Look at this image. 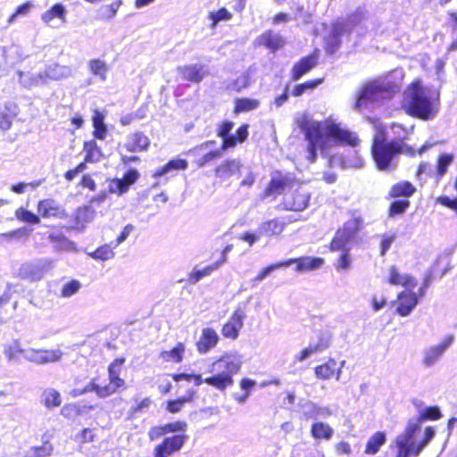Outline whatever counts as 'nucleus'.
Returning <instances> with one entry per match:
<instances>
[{
  "instance_id": "obj_3",
  "label": "nucleus",
  "mask_w": 457,
  "mask_h": 457,
  "mask_svg": "<svg viewBox=\"0 0 457 457\" xmlns=\"http://www.w3.org/2000/svg\"><path fill=\"white\" fill-rule=\"evenodd\" d=\"M403 107L411 116L431 120L438 112L439 93L415 81L404 92Z\"/></svg>"
},
{
  "instance_id": "obj_48",
  "label": "nucleus",
  "mask_w": 457,
  "mask_h": 457,
  "mask_svg": "<svg viewBox=\"0 0 457 457\" xmlns=\"http://www.w3.org/2000/svg\"><path fill=\"white\" fill-rule=\"evenodd\" d=\"M453 158L452 154H443L438 157L436 167L437 178H442L446 173L448 167L453 162Z\"/></svg>"
},
{
  "instance_id": "obj_26",
  "label": "nucleus",
  "mask_w": 457,
  "mask_h": 457,
  "mask_svg": "<svg viewBox=\"0 0 457 457\" xmlns=\"http://www.w3.org/2000/svg\"><path fill=\"white\" fill-rule=\"evenodd\" d=\"M241 162L237 159L226 160L220 163L215 170L217 177L222 179H228L240 171Z\"/></svg>"
},
{
  "instance_id": "obj_24",
  "label": "nucleus",
  "mask_w": 457,
  "mask_h": 457,
  "mask_svg": "<svg viewBox=\"0 0 457 457\" xmlns=\"http://www.w3.org/2000/svg\"><path fill=\"white\" fill-rule=\"evenodd\" d=\"M345 32V25L337 22L333 25L332 29L326 39V51L334 54L341 45V37Z\"/></svg>"
},
{
  "instance_id": "obj_11",
  "label": "nucleus",
  "mask_w": 457,
  "mask_h": 457,
  "mask_svg": "<svg viewBox=\"0 0 457 457\" xmlns=\"http://www.w3.org/2000/svg\"><path fill=\"white\" fill-rule=\"evenodd\" d=\"M330 345V337L327 334H322L319 337L317 341L311 342L308 346L300 351L295 355V362H303L312 356L322 353Z\"/></svg>"
},
{
  "instance_id": "obj_2",
  "label": "nucleus",
  "mask_w": 457,
  "mask_h": 457,
  "mask_svg": "<svg viewBox=\"0 0 457 457\" xmlns=\"http://www.w3.org/2000/svg\"><path fill=\"white\" fill-rule=\"evenodd\" d=\"M375 129L371 154L379 170L390 171L395 170L397 166L396 159L401 154L408 156L415 155V150L404 143L405 137L387 140L385 129L381 125H377Z\"/></svg>"
},
{
  "instance_id": "obj_31",
  "label": "nucleus",
  "mask_w": 457,
  "mask_h": 457,
  "mask_svg": "<svg viewBox=\"0 0 457 457\" xmlns=\"http://www.w3.org/2000/svg\"><path fill=\"white\" fill-rule=\"evenodd\" d=\"M188 166L187 161L185 159H173L169 161L163 167L157 169L154 173V178L164 176L173 170H185Z\"/></svg>"
},
{
  "instance_id": "obj_23",
  "label": "nucleus",
  "mask_w": 457,
  "mask_h": 457,
  "mask_svg": "<svg viewBox=\"0 0 457 457\" xmlns=\"http://www.w3.org/2000/svg\"><path fill=\"white\" fill-rule=\"evenodd\" d=\"M66 14L67 10L65 6L61 3H57L41 13L40 19L46 25L53 27V22L55 19L60 20L62 23L66 22Z\"/></svg>"
},
{
  "instance_id": "obj_58",
  "label": "nucleus",
  "mask_w": 457,
  "mask_h": 457,
  "mask_svg": "<svg viewBox=\"0 0 457 457\" xmlns=\"http://www.w3.org/2000/svg\"><path fill=\"white\" fill-rule=\"evenodd\" d=\"M81 284L78 280H71L62 286L61 295L68 298L79 292Z\"/></svg>"
},
{
  "instance_id": "obj_61",
  "label": "nucleus",
  "mask_w": 457,
  "mask_h": 457,
  "mask_svg": "<svg viewBox=\"0 0 457 457\" xmlns=\"http://www.w3.org/2000/svg\"><path fill=\"white\" fill-rule=\"evenodd\" d=\"M407 274H400L397 268L395 266L390 267L389 269V283L391 285H401L403 287L405 284Z\"/></svg>"
},
{
  "instance_id": "obj_51",
  "label": "nucleus",
  "mask_w": 457,
  "mask_h": 457,
  "mask_svg": "<svg viewBox=\"0 0 457 457\" xmlns=\"http://www.w3.org/2000/svg\"><path fill=\"white\" fill-rule=\"evenodd\" d=\"M342 252L337 262L335 263V269L337 271L348 270L352 265V257L349 252V248L340 249Z\"/></svg>"
},
{
  "instance_id": "obj_12",
  "label": "nucleus",
  "mask_w": 457,
  "mask_h": 457,
  "mask_svg": "<svg viewBox=\"0 0 457 457\" xmlns=\"http://www.w3.org/2000/svg\"><path fill=\"white\" fill-rule=\"evenodd\" d=\"M177 71L181 79L196 84L200 83L209 74L207 67L200 63L179 66Z\"/></svg>"
},
{
  "instance_id": "obj_21",
  "label": "nucleus",
  "mask_w": 457,
  "mask_h": 457,
  "mask_svg": "<svg viewBox=\"0 0 457 457\" xmlns=\"http://www.w3.org/2000/svg\"><path fill=\"white\" fill-rule=\"evenodd\" d=\"M42 72L45 77L46 85H47L50 80H59L71 77L72 75V69L70 66L50 64Z\"/></svg>"
},
{
  "instance_id": "obj_34",
  "label": "nucleus",
  "mask_w": 457,
  "mask_h": 457,
  "mask_svg": "<svg viewBox=\"0 0 457 457\" xmlns=\"http://www.w3.org/2000/svg\"><path fill=\"white\" fill-rule=\"evenodd\" d=\"M337 361L334 359H329L324 364L319 365L314 369V373L317 378L328 380L330 379L336 372Z\"/></svg>"
},
{
  "instance_id": "obj_50",
  "label": "nucleus",
  "mask_w": 457,
  "mask_h": 457,
  "mask_svg": "<svg viewBox=\"0 0 457 457\" xmlns=\"http://www.w3.org/2000/svg\"><path fill=\"white\" fill-rule=\"evenodd\" d=\"M30 233L27 228L22 227L6 233L0 234V243L27 237Z\"/></svg>"
},
{
  "instance_id": "obj_9",
  "label": "nucleus",
  "mask_w": 457,
  "mask_h": 457,
  "mask_svg": "<svg viewBox=\"0 0 457 457\" xmlns=\"http://www.w3.org/2000/svg\"><path fill=\"white\" fill-rule=\"evenodd\" d=\"M53 264L54 262L48 258L24 262L18 270V276L24 280L38 281L53 269Z\"/></svg>"
},
{
  "instance_id": "obj_35",
  "label": "nucleus",
  "mask_w": 457,
  "mask_h": 457,
  "mask_svg": "<svg viewBox=\"0 0 457 457\" xmlns=\"http://www.w3.org/2000/svg\"><path fill=\"white\" fill-rule=\"evenodd\" d=\"M311 434L315 439L329 440L333 436V428L324 422H315L311 428Z\"/></svg>"
},
{
  "instance_id": "obj_53",
  "label": "nucleus",
  "mask_w": 457,
  "mask_h": 457,
  "mask_svg": "<svg viewBox=\"0 0 457 457\" xmlns=\"http://www.w3.org/2000/svg\"><path fill=\"white\" fill-rule=\"evenodd\" d=\"M95 212L88 206L79 208L77 211L76 223L83 226L93 220Z\"/></svg>"
},
{
  "instance_id": "obj_15",
  "label": "nucleus",
  "mask_w": 457,
  "mask_h": 457,
  "mask_svg": "<svg viewBox=\"0 0 457 457\" xmlns=\"http://www.w3.org/2000/svg\"><path fill=\"white\" fill-rule=\"evenodd\" d=\"M453 342V337L449 336L439 345H433L426 349L424 351L423 363L427 367L434 365L443 356L444 353L448 349Z\"/></svg>"
},
{
  "instance_id": "obj_13",
  "label": "nucleus",
  "mask_w": 457,
  "mask_h": 457,
  "mask_svg": "<svg viewBox=\"0 0 457 457\" xmlns=\"http://www.w3.org/2000/svg\"><path fill=\"white\" fill-rule=\"evenodd\" d=\"M37 212L44 219H64L67 217V213L62 205L52 198L40 200L37 204Z\"/></svg>"
},
{
  "instance_id": "obj_44",
  "label": "nucleus",
  "mask_w": 457,
  "mask_h": 457,
  "mask_svg": "<svg viewBox=\"0 0 457 457\" xmlns=\"http://www.w3.org/2000/svg\"><path fill=\"white\" fill-rule=\"evenodd\" d=\"M260 102L256 99L240 98L236 101L234 112L236 113L249 112L257 109Z\"/></svg>"
},
{
  "instance_id": "obj_54",
  "label": "nucleus",
  "mask_w": 457,
  "mask_h": 457,
  "mask_svg": "<svg viewBox=\"0 0 457 457\" xmlns=\"http://www.w3.org/2000/svg\"><path fill=\"white\" fill-rule=\"evenodd\" d=\"M63 353L60 349H42V363L46 364L60 361Z\"/></svg>"
},
{
  "instance_id": "obj_37",
  "label": "nucleus",
  "mask_w": 457,
  "mask_h": 457,
  "mask_svg": "<svg viewBox=\"0 0 457 457\" xmlns=\"http://www.w3.org/2000/svg\"><path fill=\"white\" fill-rule=\"evenodd\" d=\"M217 270V265H214L213 263L207 265L203 269L194 268L192 271L188 274L187 280L190 284H196L204 277L212 275V273Z\"/></svg>"
},
{
  "instance_id": "obj_40",
  "label": "nucleus",
  "mask_w": 457,
  "mask_h": 457,
  "mask_svg": "<svg viewBox=\"0 0 457 457\" xmlns=\"http://www.w3.org/2000/svg\"><path fill=\"white\" fill-rule=\"evenodd\" d=\"M185 345L179 343L173 349L170 351H162L160 357L165 361L180 362L182 361Z\"/></svg>"
},
{
  "instance_id": "obj_28",
  "label": "nucleus",
  "mask_w": 457,
  "mask_h": 457,
  "mask_svg": "<svg viewBox=\"0 0 457 457\" xmlns=\"http://www.w3.org/2000/svg\"><path fill=\"white\" fill-rule=\"evenodd\" d=\"M18 75L20 84L25 88H31L34 87L46 85L45 77L42 71L38 73H26L19 71Z\"/></svg>"
},
{
  "instance_id": "obj_52",
  "label": "nucleus",
  "mask_w": 457,
  "mask_h": 457,
  "mask_svg": "<svg viewBox=\"0 0 457 457\" xmlns=\"http://www.w3.org/2000/svg\"><path fill=\"white\" fill-rule=\"evenodd\" d=\"M292 265V262H278L273 264H270L267 266L266 268L262 269L261 272L254 278V282H260L262 281L267 276H269L272 271L283 268V267H288Z\"/></svg>"
},
{
  "instance_id": "obj_1",
  "label": "nucleus",
  "mask_w": 457,
  "mask_h": 457,
  "mask_svg": "<svg viewBox=\"0 0 457 457\" xmlns=\"http://www.w3.org/2000/svg\"><path fill=\"white\" fill-rule=\"evenodd\" d=\"M305 138L308 141V156L310 162H314L317 158V151L322 155L328 154V148L336 143H345L355 146L359 143L357 136L333 122L321 123L313 121L306 125Z\"/></svg>"
},
{
  "instance_id": "obj_4",
  "label": "nucleus",
  "mask_w": 457,
  "mask_h": 457,
  "mask_svg": "<svg viewBox=\"0 0 457 457\" xmlns=\"http://www.w3.org/2000/svg\"><path fill=\"white\" fill-rule=\"evenodd\" d=\"M403 73L401 70H395L384 78H380L366 84L359 93L355 103V110L361 111L369 104L375 103L384 98H390L401 87Z\"/></svg>"
},
{
  "instance_id": "obj_38",
  "label": "nucleus",
  "mask_w": 457,
  "mask_h": 457,
  "mask_svg": "<svg viewBox=\"0 0 457 457\" xmlns=\"http://www.w3.org/2000/svg\"><path fill=\"white\" fill-rule=\"evenodd\" d=\"M415 187L408 181H402L394 185L390 190L392 197L411 196L415 192Z\"/></svg>"
},
{
  "instance_id": "obj_42",
  "label": "nucleus",
  "mask_w": 457,
  "mask_h": 457,
  "mask_svg": "<svg viewBox=\"0 0 457 457\" xmlns=\"http://www.w3.org/2000/svg\"><path fill=\"white\" fill-rule=\"evenodd\" d=\"M84 151L86 152L85 162H98L101 158V150L95 140L85 142Z\"/></svg>"
},
{
  "instance_id": "obj_33",
  "label": "nucleus",
  "mask_w": 457,
  "mask_h": 457,
  "mask_svg": "<svg viewBox=\"0 0 457 457\" xmlns=\"http://www.w3.org/2000/svg\"><path fill=\"white\" fill-rule=\"evenodd\" d=\"M284 230V222L278 219L262 222L259 227V233L268 237L278 236Z\"/></svg>"
},
{
  "instance_id": "obj_20",
  "label": "nucleus",
  "mask_w": 457,
  "mask_h": 457,
  "mask_svg": "<svg viewBox=\"0 0 457 457\" xmlns=\"http://www.w3.org/2000/svg\"><path fill=\"white\" fill-rule=\"evenodd\" d=\"M318 63V56L316 54H310L303 57L298 62H296L292 68V79L298 80L303 75L308 73L313 69Z\"/></svg>"
},
{
  "instance_id": "obj_16",
  "label": "nucleus",
  "mask_w": 457,
  "mask_h": 457,
  "mask_svg": "<svg viewBox=\"0 0 457 457\" xmlns=\"http://www.w3.org/2000/svg\"><path fill=\"white\" fill-rule=\"evenodd\" d=\"M310 195L302 190H296L284 198V207L288 211L301 212L309 204Z\"/></svg>"
},
{
  "instance_id": "obj_30",
  "label": "nucleus",
  "mask_w": 457,
  "mask_h": 457,
  "mask_svg": "<svg viewBox=\"0 0 457 457\" xmlns=\"http://www.w3.org/2000/svg\"><path fill=\"white\" fill-rule=\"evenodd\" d=\"M287 179L280 174L273 175L264 191V196L281 195L287 186Z\"/></svg>"
},
{
  "instance_id": "obj_17",
  "label": "nucleus",
  "mask_w": 457,
  "mask_h": 457,
  "mask_svg": "<svg viewBox=\"0 0 457 457\" xmlns=\"http://www.w3.org/2000/svg\"><path fill=\"white\" fill-rule=\"evenodd\" d=\"M399 304L396 312L402 317H407L417 306L419 298L416 293L403 291L398 295Z\"/></svg>"
},
{
  "instance_id": "obj_36",
  "label": "nucleus",
  "mask_w": 457,
  "mask_h": 457,
  "mask_svg": "<svg viewBox=\"0 0 457 457\" xmlns=\"http://www.w3.org/2000/svg\"><path fill=\"white\" fill-rule=\"evenodd\" d=\"M386 443V434L384 432L375 433L367 442L365 453L375 454L380 447Z\"/></svg>"
},
{
  "instance_id": "obj_29",
  "label": "nucleus",
  "mask_w": 457,
  "mask_h": 457,
  "mask_svg": "<svg viewBox=\"0 0 457 457\" xmlns=\"http://www.w3.org/2000/svg\"><path fill=\"white\" fill-rule=\"evenodd\" d=\"M259 44L266 46L267 48L276 51L284 46V39L282 37L272 31H267L262 34L259 38Z\"/></svg>"
},
{
  "instance_id": "obj_63",
  "label": "nucleus",
  "mask_w": 457,
  "mask_h": 457,
  "mask_svg": "<svg viewBox=\"0 0 457 457\" xmlns=\"http://www.w3.org/2000/svg\"><path fill=\"white\" fill-rule=\"evenodd\" d=\"M34 6V4L30 1L29 2H26L21 5H19L15 11L14 13H12L9 19H8V22L9 23H12L15 21L16 18L20 15H27L30 10L32 9V7Z\"/></svg>"
},
{
  "instance_id": "obj_25",
  "label": "nucleus",
  "mask_w": 457,
  "mask_h": 457,
  "mask_svg": "<svg viewBox=\"0 0 457 457\" xmlns=\"http://www.w3.org/2000/svg\"><path fill=\"white\" fill-rule=\"evenodd\" d=\"M286 262H292V264L295 263V270L298 272H306L318 270L324 263V260L322 258L311 256H305L297 259H288Z\"/></svg>"
},
{
  "instance_id": "obj_57",
  "label": "nucleus",
  "mask_w": 457,
  "mask_h": 457,
  "mask_svg": "<svg viewBox=\"0 0 457 457\" xmlns=\"http://www.w3.org/2000/svg\"><path fill=\"white\" fill-rule=\"evenodd\" d=\"M120 4L121 0H117L116 2L111 4L103 6L101 8V18L104 20L112 19L116 15Z\"/></svg>"
},
{
  "instance_id": "obj_5",
  "label": "nucleus",
  "mask_w": 457,
  "mask_h": 457,
  "mask_svg": "<svg viewBox=\"0 0 457 457\" xmlns=\"http://www.w3.org/2000/svg\"><path fill=\"white\" fill-rule=\"evenodd\" d=\"M241 365L240 354L227 353L212 362L209 370L212 376L204 378V382L220 391H225L234 384L233 376L240 370Z\"/></svg>"
},
{
  "instance_id": "obj_64",
  "label": "nucleus",
  "mask_w": 457,
  "mask_h": 457,
  "mask_svg": "<svg viewBox=\"0 0 457 457\" xmlns=\"http://www.w3.org/2000/svg\"><path fill=\"white\" fill-rule=\"evenodd\" d=\"M410 202L408 200H396L391 204L390 215L395 216L404 212L409 206Z\"/></svg>"
},
{
  "instance_id": "obj_46",
  "label": "nucleus",
  "mask_w": 457,
  "mask_h": 457,
  "mask_svg": "<svg viewBox=\"0 0 457 457\" xmlns=\"http://www.w3.org/2000/svg\"><path fill=\"white\" fill-rule=\"evenodd\" d=\"M95 260L108 261L114 257V252L111 245H104L98 247L96 251L89 253Z\"/></svg>"
},
{
  "instance_id": "obj_55",
  "label": "nucleus",
  "mask_w": 457,
  "mask_h": 457,
  "mask_svg": "<svg viewBox=\"0 0 457 457\" xmlns=\"http://www.w3.org/2000/svg\"><path fill=\"white\" fill-rule=\"evenodd\" d=\"M249 83L250 77L248 73H242L231 84L228 86V88L239 92L242 89L247 87Z\"/></svg>"
},
{
  "instance_id": "obj_49",
  "label": "nucleus",
  "mask_w": 457,
  "mask_h": 457,
  "mask_svg": "<svg viewBox=\"0 0 457 457\" xmlns=\"http://www.w3.org/2000/svg\"><path fill=\"white\" fill-rule=\"evenodd\" d=\"M442 416L441 411L438 407L436 406H430L426 407L422 409L420 411V416L418 418H415L414 420H420V426L421 425V422L426 420H438Z\"/></svg>"
},
{
  "instance_id": "obj_39",
  "label": "nucleus",
  "mask_w": 457,
  "mask_h": 457,
  "mask_svg": "<svg viewBox=\"0 0 457 457\" xmlns=\"http://www.w3.org/2000/svg\"><path fill=\"white\" fill-rule=\"evenodd\" d=\"M42 403L48 409L57 407L62 403L61 395L55 389L47 388L42 394Z\"/></svg>"
},
{
  "instance_id": "obj_10",
  "label": "nucleus",
  "mask_w": 457,
  "mask_h": 457,
  "mask_svg": "<svg viewBox=\"0 0 457 457\" xmlns=\"http://www.w3.org/2000/svg\"><path fill=\"white\" fill-rule=\"evenodd\" d=\"M187 436L175 435L166 437L161 444L155 446L154 457H169L176 452H179L184 445Z\"/></svg>"
},
{
  "instance_id": "obj_45",
  "label": "nucleus",
  "mask_w": 457,
  "mask_h": 457,
  "mask_svg": "<svg viewBox=\"0 0 457 457\" xmlns=\"http://www.w3.org/2000/svg\"><path fill=\"white\" fill-rule=\"evenodd\" d=\"M15 217L20 221L29 223V224H39L40 223V216L37 215L30 211L24 209L23 207H20L15 211Z\"/></svg>"
},
{
  "instance_id": "obj_43",
  "label": "nucleus",
  "mask_w": 457,
  "mask_h": 457,
  "mask_svg": "<svg viewBox=\"0 0 457 457\" xmlns=\"http://www.w3.org/2000/svg\"><path fill=\"white\" fill-rule=\"evenodd\" d=\"M24 349L21 348L18 340H14L12 344L4 346V353L9 361H19V354L23 355Z\"/></svg>"
},
{
  "instance_id": "obj_59",
  "label": "nucleus",
  "mask_w": 457,
  "mask_h": 457,
  "mask_svg": "<svg viewBox=\"0 0 457 457\" xmlns=\"http://www.w3.org/2000/svg\"><path fill=\"white\" fill-rule=\"evenodd\" d=\"M23 358L28 361L41 365L42 363V349L28 348L24 349Z\"/></svg>"
},
{
  "instance_id": "obj_19",
  "label": "nucleus",
  "mask_w": 457,
  "mask_h": 457,
  "mask_svg": "<svg viewBox=\"0 0 457 457\" xmlns=\"http://www.w3.org/2000/svg\"><path fill=\"white\" fill-rule=\"evenodd\" d=\"M149 145L150 139L143 132L129 134L124 144V147L131 153L146 151Z\"/></svg>"
},
{
  "instance_id": "obj_60",
  "label": "nucleus",
  "mask_w": 457,
  "mask_h": 457,
  "mask_svg": "<svg viewBox=\"0 0 457 457\" xmlns=\"http://www.w3.org/2000/svg\"><path fill=\"white\" fill-rule=\"evenodd\" d=\"M450 18H451V21H452V43L449 45L447 50L449 52H454V51H457V13L455 12H451L450 13Z\"/></svg>"
},
{
  "instance_id": "obj_7",
  "label": "nucleus",
  "mask_w": 457,
  "mask_h": 457,
  "mask_svg": "<svg viewBox=\"0 0 457 457\" xmlns=\"http://www.w3.org/2000/svg\"><path fill=\"white\" fill-rule=\"evenodd\" d=\"M125 359L118 358L112 361L108 367V383L100 385L96 382V395L100 398L108 397L120 389L126 388V382L120 378Z\"/></svg>"
},
{
  "instance_id": "obj_41",
  "label": "nucleus",
  "mask_w": 457,
  "mask_h": 457,
  "mask_svg": "<svg viewBox=\"0 0 457 457\" xmlns=\"http://www.w3.org/2000/svg\"><path fill=\"white\" fill-rule=\"evenodd\" d=\"M88 68L95 76H97L101 81H105L107 79V71H108V66L107 64L100 60V59H94L91 60L88 62Z\"/></svg>"
},
{
  "instance_id": "obj_6",
  "label": "nucleus",
  "mask_w": 457,
  "mask_h": 457,
  "mask_svg": "<svg viewBox=\"0 0 457 457\" xmlns=\"http://www.w3.org/2000/svg\"><path fill=\"white\" fill-rule=\"evenodd\" d=\"M420 433V420H410L405 430L395 439L396 457H409L411 454L418 456L435 436V430L432 427L426 428L421 441H418Z\"/></svg>"
},
{
  "instance_id": "obj_62",
  "label": "nucleus",
  "mask_w": 457,
  "mask_h": 457,
  "mask_svg": "<svg viewBox=\"0 0 457 457\" xmlns=\"http://www.w3.org/2000/svg\"><path fill=\"white\" fill-rule=\"evenodd\" d=\"M232 18V14L224 7L220 8L215 12L210 13V19L212 21L214 27L218 22L222 21H228Z\"/></svg>"
},
{
  "instance_id": "obj_8",
  "label": "nucleus",
  "mask_w": 457,
  "mask_h": 457,
  "mask_svg": "<svg viewBox=\"0 0 457 457\" xmlns=\"http://www.w3.org/2000/svg\"><path fill=\"white\" fill-rule=\"evenodd\" d=\"M362 223L361 217H353L345 222L344 226L336 232L330 244V249L339 251L340 249L348 248V245L355 239L361 230Z\"/></svg>"
},
{
  "instance_id": "obj_14",
  "label": "nucleus",
  "mask_w": 457,
  "mask_h": 457,
  "mask_svg": "<svg viewBox=\"0 0 457 457\" xmlns=\"http://www.w3.org/2000/svg\"><path fill=\"white\" fill-rule=\"evenodd\" d=\"M245 312L241 308H237L230 317L229 320L223 325L221 334L224 337L237 339L240 329L243 328Z\"/></svg>"
},
{
  "instance_id": "obj_27",
  "label": "nucleus",
  "mask_w": 457,
  "mask_h": 457,
  "mask_svg": "<svg viewBox=\"0 0 457 457\" xmlns=\"http://www.w3.org/2000/svg\"><path fill=\"white\" fill-rule=\"evenodd\" d=\"M233 127L234 123L232 121L227 120L222 122L218 129V136L222 138V150L234 147L237 145L235 135L230 134Z\"/></svg>"
},
{
  "instance_id": "obj_32",
  "label": "nucleus",
  "mask_w": 457,
  "mask_h": 457,
  "mask_svg": "<svg viewBox=\"0 0 457 457\" xmlns=\"http://www.w3.org/2000/svg\"><path fill=\"white\" fill-rule=\"evenodd\" d=\"M104 114L98 111L95 110L94 115L92 118L94 132L93 135L96 138L104 140L107 135V127L104 123Z\"/></svg>"
},
{
  "instance_id": "obj_47",
  "label": "nucleus",
  "mask_w": 457,
  "mask_h": 457,
  "mask_svg": "<svg viewBox=\"0 0 457 457\" xmlns=\"http://www.w3.org/2000/svg\"><path fill=\"white\" fill-rule=\"evenodd\" d=\"M322 79H317L314 80H309L304 83L298 84L294 87L292 95L294 96H301L306 91L313 90L314 88H316L319 85L322 83Z\"/></svg>"
},
{
  "instance_id": "obj_18",
  "label": "nucleus",
  "mask_w": 457,
  "mask_h": 457,
  "mask_svg": "<svg viewBox=\"0 0 457 457\" xmlns=\"http://www.w3.org/2000/svg\"><path fill=\"white\" fill-rule=\"evenodd\" d=\"M301 411L304 419L316 420L318 418H328L332 411L328 406H319L313 402L306 401L301 406Z\"/></svg>"
},
{
  "instance_id": "obj_22",
  "label": "nucleus",
  "mask_w": 457,
  "mask_h": 457,
  "mask_svg": "<svg viewBox=\"0 0 457 457\" xmlns=\"http://www.w3.org/2000/svg\"><path fill=\"white\" fill-rule=\"evenodd\" d=\"M218 341L219 336L213 328H204L197 342V350L200 353H206L217 345Z\"/></svg>"
},
{
  "instance_id": "obj_56",
  "label": "nucleus",
  "mask_w": 457,
  "mask_h": 457,
  "mask_svg": "<svg viewBox=\"0 0 457 457\" xmlns=\"http://www.w3.org/2000/svg\"><path fill=\"white\" fill-rule=\"evenodd\" d=\"M129 187L122 179H114L109 184V192L119 195L126 193Z\"/></svg>"
}]
</instances>
